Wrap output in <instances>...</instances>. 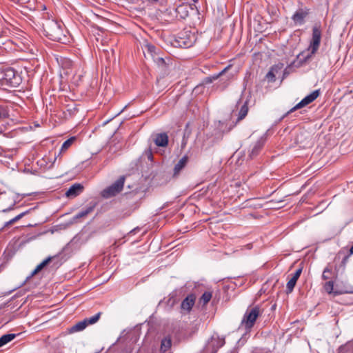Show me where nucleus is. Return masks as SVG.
Instances as JSON below:
<instances>
[{
  "instance_id": "1",
  "label": "nucleus",
  "mask_w": 353,
  "mask_h": 353,
  "mask_svg": "<svg viewBox=\"0 0 353 353\" xmlns=\"http://www.w3.org/2000/svg\"><path fill=\"white\" fill-rule=\"evenodd\" d=\"M44 34L50 40L65 43L68 40L66 30L61 22L54 19L44 18L42 22Z\"/></svg>"
},
{
  "instance_id": "2",
  "label": "nucleus",
  "mask_w": 353,
  "mask_h": 353,
  "mask_svg": "<svg viewBox=\"0 0 353 353\" xmlns=\"http://www.w3.org/2000/svg\"><path fill=\"white\" fill-rule=\"evenodd\" d=\"M21 81L20 76L11 68L0 70V83L1 85L17 88Z\"/></svg>"
},
{
  "instance_id": "3",
  "label": "nucleus",
  "mask_w": 353,
  "mask_h": 353,
  "mask_svg": "<svg viewBox=\"0 0 353 353\" xmlns=\"http://www.w3.org/2000/svg\"><path fill=\"white\" fill-rule=\"evenodd\" d=\"M261 314V310L259 305L248 307L245 311L241 322L239 328L250 330L254 325L256 319Z\"/></svg>"
},
{
  "instance_id": "4",
  "label": "nucleus",
  "mask_w": 353,
  "mask_h": 353,
  "mask_svg": "<svg viewBox=\"0 0 353 353\" xmlns=\"http://www.w3.org/2000/svg\"><path fill=\"white\" fill-rule=\"evenodd\" d=\"M231 68V65H228L221 72L217 74H213L211 77H207L205 79V83H212L214 80H216L219 78L220 79V84L218 87L221 90H225L229 85L230 81L233 79L234 74L232 72H229L230 69Z\"/></svg>"
},
{
  "instance_id": "5",
  "label": "nucleus",
  "mask_w": 353,
  "mask_h": 353,
  "mask_svg": "<svg viewBox=\"0 0 353 353\" xmlns=\"http://www.w3.org/2000/svg\"><path fill=\"white\" fill-rule=\"evenodd\" d=\"M125 176H121L114 183L104 189L101 195L103 198L109 199L119 193L124 185Z\"/></svg>"
},
{
  "instance_id": "6",
  "label": "nucleus",
  "mask_w": 353,
  "mask_h": 353,
  "mask_svg": "<svg viewBox=\"0 0 353 353\" xmlns=\"http://www.w3.org/2000/svg\"><path fill=\"white\" fill-rule=\"evenodd\" d=\"M321 39V31L319 26H314L312 28V38L307 50L310 52V55H307L308 59L312 54H314L318 50Z\"/></svg>"
},
{
  "instance_id": "7",
  "label": "nucleus",
  "mask_w": 353,
  "mask_h": 353,
  "mask_svg": "<svg viewBox=\"0 0 353 353\" xmlns=\"http://www.w3.org/2000/svg\"><path fill=\"white\" fill-rule=\"evenodd\" d=\"M320 94L319 90H314L312 93L304 97L299 103H298L294 107H293L288 113L293 112L296 110L303 108L304 106L313 102Z\"/></svg>"
},
{
  "instance_id": "8",
  "label": "nucleus",
  "mask_w": 353,
  "mask_h": 353,
  "mask_svg": "<svg viewBox=\"0 0 353 353\" xmlns=\"http://www.w3.org/2000/svg\"><path fill=\"white\" fill-rule=\"evenodd\" d=\"M265 143V138L264 137H261L252 146L250 150H249L248 157L250 159H252L256 157L261 149L263 148L264 144Z\"/></svg>"
},
{
  "instance_id": "9",
  "label": "nucleus",
  "mask_w": 353,
  "mask_h": 353,
  "mask_svg": "<svg viewBox=\"0 0 353 353\" xmlns=\"http://www.w3.org/2000/svg\"><path fill=\"white\" fill-rule=\"evenodd\" d=\"M307 10L299 9L292 17V19L296 25H302L305 22V18L308 15Z\"/></svg>"
},
{
  "instance_id": "10",
  "label": "nucleus",
  "mask_w": 353,
  "mask_h": 353,
  "mask_svg": "<svg viewBox=\"0 0 353 353\" xmlns=\"http://www.w3.org/2000/svg\"><path fill=\"white\" fill-rule=\"evenodd\" d=\"M196 296L193 294L188 295L181 302V307L182 310L190 312L195 303Z\"/></svg>"
},
{
  "instance_id": "11",
  "label": "nucleus",
  "mask_w": 353,
  "mask_h": 353,
  "mask_svg": "<svg viewBox=\"0 0 353 353\" xmlns=\"http://www.w3.org/2000/svg\"><path fill=\"white\" fill-rule=\"evenodd\" d=\"M283 68V63H278L272 66L269 72L265 75L266 79L269 82H274L276 81V74L280 72Z\"/></svg>"
},
{
  "instance_id": "12",
  "label": "nucleus",
  "mask_w": 353,
  "mask_h": 353,
  "mask_svg": "<svg viewBox=\"0 0 353 353\" xmlns=\"http://www.w3.org/2000/svg\"><path fill=\"white\" fill-rule=\"evenodd\" d=\"M302 272V268H300L296 270L292 278L288 281L286 285L287 293H291L296 283L297 280L300 277Z\"/></svg>"
},
{
  "instance_id": "13",
  "label": "nucleus",
  "mask_w": 353,
  "mask_h": 353,
  "mask_svg": "<svg viewBox=\"0 0 353 353\" xmlns=\"http://www.w3.org/2000/svg\"><path fill=\"white\" fill-rule=\"evenodd\" d=\"M83 190V186L80 183H75L70 186L65 192V196L70 197H76L80 194Z\"/></svg>"
},
{
  "instance_id": "14",
  "label": "nucleus",
  "mask_w": 353,
  "mask_h": 353,
  "mask_svg": "<svg viewBox=\"0 0 353 353\" xmlns=\"http://www.w3.org/2000/svg\"><path fill=\"white\" fill-rule=\"evenodd\" d=\"M95 206L96 203L90 204V205L88 206L85 210L80 211L76 215H74L72 218V221L76 223L78 219L86 216L94 210Z\"/></svg>"
},
{
  "instance_id": "15",
  "label": "nucleus",
  "mask_w": 353,
  "mask_h": 353,
  "mask_svg": "<svg viewBox=\"0 0 353 353\" xmlns=\"http://www.w3.org/2000/svg\"><path fill=\"white\" fill-rule=\"evenodd\" d=\"M154 143L159 147H165L168 143V136L166 133H159L155 136Z\"/></svg>"
},
{
  "instance_id": "16",
  "label": "nucleus",
  "mask_w": 353,
  "mask_h": 353,
  "mask_svg": "<svg viewBox=\"0 0 353 353\" xmlns=\"http://www.w3.org/2000/svg\"><path fill=\"white\" fill-rule=\"evenodd\" d=\"M188 161V157L187 155L183 156L178 163L174 165V175L176 176L185 168Z\"/></svg>"
},
{
  "instance_id": "17",
  "label": "nucleus",
  "mask_w": 353,
  "mask_h": 353,
  "mask_svg": "<svg viewBox=\"0 0 353 353\" xmlns=\"http://www.w3.org/2000/svg\"><path fill=\"white\" fill-rule=\"evenodd\" d=\"M195 40V37L192 35V38H189L188 39H185L184 37H179V40H177L176 41L180 47L187 48L192 46V44L194 43Z\"/></svg>"
},
{
  "instance_id": "18",
  "label": "nucleus",
  "mask_w": 353,
  "mask_h": 353,
  "mask_svg": "<svg viewBox=\"0 0 353 353\" xmlns=\"http://www.w3.org/2000/svg\"><path fill=\"white\" fill-rule=\"evenodd\" d=\"M85 322L86 321H85L84 320L79 321L78 323H77L76 324L72 325L69 329V332L70 333H75V332L83 331L87 327V325H86Z\"/></svg>"
},
{
  "instance_id": "19",
  "label": "nucleus",
  "mask_w": 353,
  "mask_h": 353,
  "mask_svg": "<svg viewBox=\"0 0 353 353\" xmlns=\"http://www.w3.org/2000/svg\"><path fill=\"white\" fill-rule=\"evenodd\" d=\"M172 346V340L170 337H165L161 340L160 352L161 353H165L168 351Z\"/></svg>"
},
{
  "instance_id": "20",
  "label": "nucleus",
  "mask_w": 353,
  "mask_h": 353,
  "mask_svg": "<svg viewBox=\"0 0 353 353\" xmlns=\"http://www.w3.org/2000/svg\"><path fill=\"white\" fill-rule=\"evenodd\" d=\"M248 100H246L241 107L240 111L239 112L238 121H241L246 117L248 112Z\"/></svg>"
},
{
  "instance_id": "21",
  "label": "nucleus",
  "mask_w": 353,
  "mask_h": 353,
  "mask_svg": "<svg viewBox=\"0 0 353 353\" xmlns=\"http://www.w3.org/2000/svg\"><path fill=\"white\" fill-rule=\"evenodd\" d=\"M101 314L102 313L101 312H99L92 317L84 319L83 320L85 321H86L85 323H86L87 326L88 325H93V324L96 323L99 320Z\"/></svg>"
},
{
  "instance_id": "22",
  "label": "nucleus",
  "mask_w": 353,
  "mask_h": 353,
  "mask_svg": "<svg viewBox=\"0 0 353 353\" xmlns=\"http://www.w3.org/2000/svg\"><path fill=\"white\" fill-rule=\"evenodd\" d=\"M28 212V211H26V212H21V214H18L17 216H16L13 219H10V221H8L6 223H5L4 227H8V226L13 224L14 223L18 221L22 217H23L26 214H27Z\"/></svg>"
},
{
  "instance_id": "23",
  "label": "nucleus",
  "mask_w": 353,
  "mask_h": 353,
  "mask_svg": "<svg viewBox=\"0 0 353 353\" xmlns=\"http://www.w3.org/2000/svg\"><path fill=\"white\" fill-rule=\"evenodd\" d=\"M212 293L209 291L205 292L200 298V302L206 305L212 299Z\"/></svg>"
},
{
  "instance_id": "24",
  "label": "nucleus",
  "mask_w": 353,
  "mask_h": 353,
  "mask_svg": "<svg viewBox=\"0 0 353 353\" xmlns=\"http://www.w3.org/2000/svg\"><path fill=\"white\" fill-rule=\"evenodd\" d=\"M324 290L328 293H334V294H338L337 292H333L334 290V282L332 281H327L324 284L323 286Z\"/></svg>"
},
{
  "instance_id": "25",
  "label": "nucleus",
  "mask_w": 353,
  "mask_h": 353,
  "mask_svg": "<svg viewBox=\"0 0 353 353\" xmlns=\"http://www.w3.org/2000/svg\"><path fill=\"white\" fill-rule=\"evenodd\" d=\"M9 116V110L5 105L0 104V119H5Z\"/></svg>"
},
{
  "instance_id": "26",
  "label": "nucleus",
  "mask_w": 353,
  "mask_h": 353,
  "mask_svg": "<svg viewBox=\"0 0 353 353\" xmlns=\"http://www.w3.org/2000/svg\"><path fill=\"white\" fill-rule=\"evenodd\" d=\"M74 140H75L74 137H71V138L67 139L66 141H65L63 142V143L62 144V146L61 148V152L65 151L67 149H68L71 146V145L73 143Z\"/></svg>"
},
{
  "instance_id": "27",
  "label": "nucleus",
  "mask_w": 353,
  "mask_h": 353,
  "mask_svg": "<svg viewBox=\"0 0 353 353\" xmlns=\"http://www.w3.org/2000/svg\"><path fill=\"white\" fill-rule=\"evenodd\" d=\"M52 259V256H49L43 260L40 264H39L36 268L37 270L41 271L45 266H46Z\"/></svg>"
},
{
  "instance_id": "28",
  "label": "nucleus",
  "mask_w": 353,
  "mask_h": 353,
  "mask_svg": "<svg viewBox=\"0 0 353 353\" xmlns=\"http://www.w3.org/2000/svg\"><path fill=\"white\" fill-rule=\"evenodd\" d=\"M154 61L159 65V66H163L165 65V61L163 58L160 57L155 54L153 57Z\"/></svg>"
},
{
  "instance_id": "29",
  "label": "nucleus",
  "mask_w": 353,
  "mask_h": 353,
  "mask_svg": "<svg viewBox=\"0 0 353 353\" xmlns=\"http://www.w3.org/2000/svg\"><path fill=\"white\" fill-rule=\"evenodd\" d=\"M332 273V270L330 268H329L328 267H326L323 272V274H322V279L323 280H327L330 279V275Z\"/></svg>"
},
{
  "instance_id": "30",
  "label": "nucleus",
  "mask_w": 353,
  "mask_h": 353,
  "mask_svg": "<svg viewBox=\"0 0 353 353\" xmlns=\"http://www.w3.org/2000/svg\"><path fill=\"white\" fill-rule=\"evenodd\" d=\"M1 337L5 341V342L6 343H8V342L11 341L16 337V334H6L3 335Z\"/></svg>"
},
{
  "instance_id": "31",
  "label": "nucleus",
  "mask_w": 353,
  "mask_h": 353,
  "mask_svg": "<svg viewBox=\"0 0 353 353\" xmlns=\"http://www.w3.org/2000/svg\"><path fill=\"white\" fill-rule=\"evenodd\" d=\"M144 155L150 161H153V154L150 149L145 150L144 152Z\"/></svg>"
},
{
  "instance_id": "32",
  "label": "nucleus",
  "mask_w": 353,
  "mask_h": 353,
  "mask_svg": "<svg viewBox=\"0 0 353 353\" xmlns=\"http://www.w3.org/2000/svg\"><path fill=\"white\" fill-rule=\"evenodd\" d=\"M146 48L151 54L154 53L156 54V47L154 46L148 44L146 46Z\"/></svg>"
},
{
  "instance_id": "33",
  "label": "nucleus",
  "mask_w": 353,
  "mask_h": 353,
  "mask_svg": "<svg viewBox=\"0 0 353 353\" xmlns=\"http://www.w3.org/2000/svg\"><path fill=\"white\" fill-rule=\"evenodd\" d=\"M39 272V270H37V268H36L32 272L31 274H30V276H28L26 279V280H28L30 279V278H32L33 276H34L35 274H37L38 272Z\"/></svg>"
},
{
  "instance_id": "34",
  "label": "nucleus",
  "mask_w": 353,
  "mask_h": 353,
  "mask_svg": "<svg viewBox=\"0 0 353 353\" xmlns=\"http://www.w3.org/2000/svg\"><path fill=\"white\" fill-rule=\"evenodd\" d=\"M39 272V270H37V268H36L32 272L31 274H30V276H28L26 279V280H28L30 279V278H32L33 276H34L35 274H37L38 272Z\"/></svg>"
},
{
  "instance_id": "35",
  "label": "nucleus",
  "mask_w": 353,
  "mask_h": 353,
  "mask_svg": "<svg viewBox=\"0 0 353 353\" xmlns=\"http://www.w3.org/2000/svg\"><path fill=\"white\" fill-rule=\"evenodd\" d=\"M12 1L14 2L22 3V4L26 3L28 1V0H12Z\"/></svg>"
},
{
  "instance_id": "36",
  "label": "nucleus",
  "mask_w": 353,
  "mask_h": 353,
  "mask_svg": "<svg viewBox=\"0 0 353 353\" xmlns=\"http://www.w3.org/2000/svg\"><path fill=\"white\" fill-rule=\"evenodd\" d=\"M6 343L5 341L2 339V337H0V347L6 345Z\"/></svg>"
},
{
  "instance_id": "37",
  "label": "nucleus",
  "mask_w": 353,
  "mask_h": 353,
  "mask_svg": "<svg viewBox=\"0 0 353 353\" xmlns=\"http://www.w3.org/2000/svg\"><path fill=\"white\" fill-rule=\"evenodd\" d=\"M6 343L5 341L2 339V337H0V347L6 345Z\"/></svg>"
},
{
  "instance_id": "38",
  "label": "nucleus",
  "mask_w": 353,
  "mask_h": 353,
  "mask_svg": "<svg viewBox=\"0 0 353 353\" xmlns=\"http://www.w3.org/2000/svg\"><path fill=\"white\" fill-rule=\"evenodd\" d=\"M183 9V6H179V7L177 8L176 11H177L179 13H180V12H181V11Z\"/></svg>"
},
{
  "instance_id": "39",
  "label": "nucleus",
  "mask_w": 353,
  "mask_h": 353,
  "mask_svg": "<svg viewBox=\"0 0 353 353\" xmlns=\"http://www.w3.org/2000/svg\"><path fill=\"white\" fill-rule=\"evenodd\" d=\"M149 1H151L152 3H157L159 0H148Z\"/></svg>"
},
{
  "instance_id": "40",
  "label": "nucleus",
  "mask_w": 353,
  "mask_h": 353,
  "mask_svg": "<svg viewBox=\"0 0 353 353\" xmlns=\"http://www.w3.org/2000/svg\"><path fill=\"white\" fill-rule=\"evenodd\" d=\"M188 15V11H185V14H184V16H183V17H184V18H185V17H187Z\"/></svg>"
},
{
  "instance_id": "41",
  "label": "nucleus",
  "mask_w": 353,
  "mask_h": 353,
  "mask_svg": "<svg viewBox=\"0 0 353 353\" xmlns=\"http://www.w3.org/2000/svg\"><path fill=\"white\" fill-rule=\"evenodd\" d=\"M350 251V253H352V254L353 253V245L351 247Z\"/></svg>"
},
{
  "instance_id": "42",
  "label": "nucleus",
  "mask_w": 353,
  "mask_h": 353,
  "mask_svg": "<svg viewBox=\"0 0 353 353\" xmlns=\"http://www.w3.org/2000/svg\"><path fill=\"white\" fill-rule=\"evenodd\" d=\"M11 208H8V209H5L3 210V212H8L10 210Z\"/></svg>"
},
{
  "instance_id": "43",
  "label": "nucleus",
  "mask_w": 353,
  "mask_h": 353,
  "mask_svg": "<svg viewBox=\"0 0 353 353\" xmlns=\"http://www.w3.org/2000/svg\"><path fill=\"white\" fill-rule=\"evenodd\" d=\"M196 1H197V0H194V1H195V2H196Z\"/></svg>"
}]
</instances>
